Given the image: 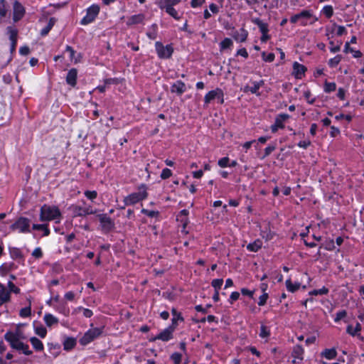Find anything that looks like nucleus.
Returning a JSON list of instances; mask_svg holds the SVG:
<instances>
[{"label":"nucleus","instance_id":"obj_60","mask_svg":"<svg viewBox=\"0 0 364 364\" xmlns=\"http://www.w3.org/2000/svg\"><path fill=\"white\" fill-rule=\"evenodd\" d=\"M21 351L26 355H30L32 354V351L29 350V346L27 344L23 345V347L22 348Z\"/></svg>","mask_w":364,"mask_h":364},{"label":"nucleus","instance_id":"obj_38","mask_svg":"<svg viewBox=\"0 0 364 364\" xmlns=\"http://www.w3.org/2000/svg\"><path fill=\"white\" fill-rule=\"evenodd\" d=\"M35 332L37 335H38L41 338H45L47 333V330L45 327L41 326L36 327Z\"/></svg>","mask_w":364,"mask_h":364},{"label":"nucleus","instance_id":"obj_57","mask_svg":"<svg viewBox=\"0 0 364 364\" xmlns=\"http://www.w3.org/2000/svg\"><path fill=\"white\" fill-rule=\"evenodd\" d=\"M32 255L36 258H41L43 256L42 250L40 247L36 248L33 252Z\"/></svg>","mask_w":364,"mask_h":364},{"label":"nucleus","instance_id":"obj_40","mask_svg":"<svg viewBox=\"0 0 364 364\" xmlns=\"http://www.w3.org/2000/svg\"><path fill=\"white\" fill-rule=\"evenodd\" d=\"M23 14V9L21 6H16L15 7V13H14V19L17 20L22 17Z\"/></svg>","mask_w":364,"mask_h":364},{"label":"nucleus","instance_id":"obj_2","mask_svg":"<svg viewBox=\"0 0 364 364\" xmlns=\"http://www.w3.org/2000/svg\"><path fill=\"white\" fill-rule=\"evenodd\" d=\"M4 338L5 340L10 343V346L12 348L18 351L21 350L23 345L25 344L20 341L18 332L14 333L9 331L4 335Z\"/></svg>","mask_w":364,"mask_h":364},{"label":"nucleus","instance_id":"obj_55","mask_svg":"<svg viewBox=\"0 0 364 364\" xmlns=\"http://www.w3.org/2000/svg\"><path fill=\"white\" fill-rule=\"evenodd\" d=\"M205 3V0H191V6L193 8H196L202 6Z\"/></svg>","mask_w":364,"mask_h":364},{"label":"nucleus","instance_id":"obj_42","mask_svg":"<svg viewBox=\"0 0 364 364\" xmlns=\"http://www.w3.org/2000/svg\"><path fill=\"white\" fill-rule=\"evenodd\" d=\"M262 57L263 60H264L265 62L271 63L274 60L275 55L272 53H270L267 55L265 52H262Z\"/></svg>","mask_w":364,"mask_h":364},{"label":"nucleus","instance_id":"obj_59","mask_svg":"<svg viewBox=\"0 0 364 364\" xmlns=\"http://www.w3.org/2000/svg\"><path fill=\"white\" fill-rule=\"evenodd\" d=\"M240 297V293L237 291H234L230 294V302L232 304L233 301L237 300Z\"/></svg>","mask_w":364,"mask_h":364},{"label":"nucleus","instance_id":"obj_49","mask_svg":"<svg viewBox=\"0 0 364 364\" xmlns=\"http://www.w3.org/2000/svg\"><path fill=\"white\" fill-rule=\"evenodd\" d=\"M229 161L228 157H223L218 161V165L222 168L227 167L229 166Z\"/></svg>","mask_w":364,"mask_h":364},{"label":"nucleus","instance_id":"obj_4","mask_svg":"<svg viewBox=\"0 0 364 364\" xmlns=\"http://www.w3.org/2000/svg\"><path fill=\"white\" fill-rule=\"evenodd\" d=\"M155 47L157 55L160 58H169L171 57L173 52L171 45L164 46L162 43L157 41L155 43Z\"/></svg>","mask_w":364,"mask_h":364},{"label":"nucleus","instance_id":"obj_19","mask_svg":"<svg viewBox=\"0 0 364 364\" xmlns=\"http://www.w3.org/2000/svg\"><path fill=\"white\" fill-rule=\"evenodd\" d=\"M343 51L346 53H352L353 57L355 58H360L363 55V53L359 50H355L350 47L348 41L346 42Z\"/></svg>","mask_w":364,"mask_h":364},{"label":"nucleus","instance_id":"obj_23","mask_svg":"<svg viewBox=\"0 0 364 364\" xmlns=\"http://www.w3.org/2000/svg\"><path fill=\"white\" fill-rule=\"evenodd\" d=\"M171 313L173 314V318L171 320V325L170 326L176 328L178 325L177 321H183V318L182 317L181 313H178L174 308L172 309Z\"/></svg>","mask_w":364,"mask_h":364},{"label":"nucleus","instance_id":"obj_33","mask_svg":"<svg viewBox=\"0 0 364 364\" xmlns=\"http://www.w3.org/2000/svg\"><path fill=\"white\" fill-rule=\"evenodd\" d=\"M286 287H287V289L289 291L294 292V291H296V290H298L299 289L300 284L299 283H295L294 284L291 283L290 279H287L286 281Z\"/></svg>","mask_w":364,"mask_h":364},{"label":"nucleus","instance_id":"obj_35","mask_svg":"<svg viewBox=\"0 0 364 364\" xmlns=\"http://www.w3.org/2000/svg\"><path fill=\"white\" fill-rule=\"evenodd\" d=\"M10 254L13 259L22 258V254L19 249L13 247L10 249Z\"/></svg>","mask_w":364,"mask_h":364},{"label":"nucleus","instance_id":"obj_56","mask_svg":"<svg viewBox=\"0 0 364 364\" xmlns=\"http://www.w3.org/2000/svg\"><path fill=\"white\" fill-rule=\"evenodd\" d=\"M327 292H328V289H326L325 287H323V288L320 289L314 290L313 291L311 292V294H313V295H318V294L323 295V294H326Z\"/></svg>","mask_w":364,"mask_h":364},{"label":"nucleus","instance_id":"obj_18","mask_svg":"<svg viewBox=\"0 0 364 364\" xmlns=\"http://www.w3.org/2000/svg\"><path fill=\"white\" fill-rule=\"evenodd\" d=\"M252 22L259 27V31L262 33V34H265V33L269 32L268 24L263 22L259 18H252Z\"/></svg>","mask_w":364,"mask_h":364},{"label":"nucleus","instance_id":"obj_41","mask_svg":"<svg viewBox=\"0 0 364 364\" xmlns=\"http://www.w3.org/2000/svg\"><path fill=\"white\" fill-rule=\"evenodd\" d=\"M328 36H329V34H328ZM328 39L330 40V41H329L330 50L332 53H336V52L339 51L340 50V44L339 43L335 44L334 42L332 40H331L330 36H328Z\"/></svg>","mask_w":364,"mask_h":364},{"label":"nucleus","instance_id":"obj_44","mask_svg":"<svg viewBox=\"0 0 364 364\" xmlns=\"http://www.w3.org/2000/svg\"><path fill=\"white\" fill-rule=\"evenodd\" d=\"M270 335L269 331L267 327L262 325L260 328L259 336L261 338H267Z\"/></svg>","mask_w":364,"mask_h":364},{"label":"nucleus","instance_id":"obj_15","mask_svg":"<svg viewBox=\"0 0 364 364\" xmlns=\"http://www.w3.org/2000/svg\"><path fill=\"white\" fill-rule=\"evenodd\" d=\"M361 330V325L360 323L357 322L355 327L353 328L352 325L348 324L346 328V332L352 336H358L361 340H363V338L358 333Z\"/></svg>","mask_w":364,"mask_h":364},{"label":"nucleus","instance_id":"obj_16","mask_svg":"<svg viewBox=\"0 0 364 364\" xmlns=\"http://www.w3.org/2000/svg\"><path fill=\"white\" fill-rule=\"evenodd\" d=\"M248 32L243 28L234 32L233 38L239 42H245L247 40Z\"/></svg>","mask_w":364,"mask_h":364},{"label":"nucleus","instance_id":"obj_29","mask_svg":"<svg viewBox=\"0 0 364 364\" xmlns=\"http://www.w3.org/2000/svg\"><path fill=\"white\" fill-rule=\"evenodd\" d=\"M321 356L325 357L327 359H333L337 355V352L335 348H326L321 353Z\"/></svg>","mask_w":364,"mask_h":364},{"label":"nucleus","instance_id":"obj_22","mask_svg":"<svg viewBox=\"0 0 364 364\" xmlns=\"http://www.w3.org/2000/svg\"><path fill=\"white\" fill-rule=\"evenodd\" d=\"M70 208L74 217L86 216L85 207H82L80 205H72Z\"/></svg>","mask_w":364,"mask_h":364},{"label":"nucleus","instance_id":"obj_9","mask_svg":"<svg viewBox=\"0 0 364 364\" xmlns=\"http://www.w3.org/2000/svg\"><path fill=\"white\" fill-rule=\"evenodd\" d=\"M101 333L102 330L98 328L90 329L86 332L83 337L80 339V343L82 345L87 344L92 341L95 338H97Z\"/></svg>","mask_w":364,"mask_h":364},{"label":"nucleus","instance_id":"obj_6","mask_svg":"<svg viewBox=\"0 0 364 364\" xmlns=\"http://www.w3.org/2000/svg\"><path fill=\"white\" fill-rule=\"evenodd\" d=\"M146 197L147 193L146 190L144 188L143 191H139L137 193H133L127 196L124 198V202L125 205H131L144 200Z\"/></svg>","mask_w":364,"mask_h":364},{"label":"nucleus","instance_id":"obj_8","mask_svg":"<svg viewBox=\"0 0 364 364\" xmlns=\"http://www.w3.org/2000/svg\"><path fill=\"white\" fill-rule=\"evenodd\" d=\"M223 95V92L220 88L211 90L208 92L204 97L205 105H208L215 99H217L220 104H223L224 102Z\"/></svg>","mask_w":364,"mask_h":364},{"label":"nucleus","instance_id":"obj_26","mask_svg":"<svg viewBox=\"0 0 364 364\" xmlns=\"http://www.w3.org/2000/svg\"><path fill=\"white\" fill-rule=\"evenodd\" d=\"M44 321L46 324L50 327L58 323V319L50 314H46L44 316Z\"/></svg>","mask_w":364,"mask_h":364},{"label":"nucleus","instance_id":"obj_45","mask_svg":"<svg viewBox=\"0 0 364 364\" xmlns=\"http://www.w3.org/2000/svg\"><path fill=\"white\" fill-rule=\"evenodd\" d=\"M181 354L178 353H174L171 356V358L173 361L174 364H180L181 362Z\"/></svg>","mask_w":364,"mask_h":364},{"label":"nucleus","instance_id":"obj_36","mask_svg":"<svg viewBox=\"0 0 364 364\" xmlns=\"http://www.w3.org/2000/svg\"><path fill=\"white\" fill-rule=\"evenodd\" d=\"M223 284V279H215L211 282L212 287L215 289V291H219Z\"/></svg>","mask_w":364,"mask_h":364},{"label":"nucleus","instance_id":"obj_34","mask_svg":"<svg viewBox=\"0 0 364 364\" xmlns=\"http://www.w3.org/2000/svg\"><path fill=\"white\" fill-rule=\"evenodd\" d=\"M232 46V41L230 38H225L221 43H220V50H223L226 48H229Z\"/></svg>","mask_w":364,"mask_h":364},{"label":"nucleus","instance_id":"obj_52","mask_svg":"<svg viewBox=\"0 0 364 364\" xmlns=\"http://www.w3.org/2000/svg\"><path fill=\"white\" fill-rule=\"evenodd\" d=\"M268 294L267 293H264L262 295L259 296L258 305L264 306L266 304Z\"/></svg>","mask_w":364,"mask_h":364},{"label":"nucleus","instance_id":"obj_48","mask_svg":"<svg viewBox=\"0 0 364 364\" xmlns=\"http://www.w3.org/2000/svg\"><path fill=\"white\" fill-rule=\"evenodd\" d=\"M336 90V84L333 82H326L324 90L326 92H331Z\"/></svg>","mask_w":364,"mask_h":364},{"label":"nucleus","instance_id":"obj_43","mask_svg":"<svg viewBox=\"0 0 364 364\" xmlns=\"http://www.w3.org/2000/svg\"><path fill=\"white\" fill-rule=\"evenodd\" d=\"M81 310L83 311V316L86 318H90L93 315V313L90 309H84L82 307H78L77 309H75V312Z\"/></svg>","mask_w":364,"mask_h":364},{"label":"nucleus","instance_id":"obj_11","mask_svg":"<svg viewBox=\"0 0 364 364\" xmlns=\"http://www.w3.org/2000/svg\"><path fill=\"white\" fill-rule=\"evenodd\" d=\"M175 328L173 327L168 326L164 329L162 332L159 333L156 337L149 339L150 341H155L156 340H161L163 341H168L173 337V332Z\"/></svg>","mask_w":364,"mask_h":364},{"label":"nucleus","instance_id":"obj_39","mask_svg":"<svg viewBox=\"0 0 364 364\" xmlns=\"http://www.w3.org/2000/svg\"><path fill=\"white\" fill-rule=\"evenodd\" d=\"M341 60V55H338L335 58L329 60L328 65L331 68H335L339 64Z\"/></svg>","mask_w":364,"mask_h":364},{"label":"nucleus","instance_id":"obj_13","mask_svg":"<svg viewBox=\"0 0 364 364\" xmlns=\"http://www.w3.org/2000/svg\"><path fill=\"white\" fill-rule=\"evenodd\" d=\"M186 90V85L181 80H177L171 87V92L181 95Z\"/></svg>","mask_w":364,"mask_h":364},{"label":"nucleus","instance_id":"obj_1","mask_svg":"<svg viewBox=\"0 0 364 364\" xmlns=\"http://www.w3.org/2000/svg\"><path fill=\"white\" fill-rule=\"evenodd\" d=\"M60 216V212L57 207L44 205L41 208L40 220L41 221L55 220Z\"/></svg>","mask_w":364,"mask_h":364},{"label":"nucleus","instance_id":"obj_54","mask_svg":"<svg viewBox=\"0 0 364 364\" xmlns=\"http://www.w3.org/2000/svg\"><path fill=\"white\" fill-rule=\"evenodd\" d=\"M276 149L275 145H269L267 146L264 149V157L269 156L271 154L272 151H274Z\"/></svg>","mask_w":364,"mask_h":364},{"label":"nucleus","instance_id":"obj_30","mask_svg":"<svg viewBox=\"0 0 364 364\" xmlns=\"http://www.w3.org/2000/svg\"><path fill=\"white\" fill-rule=\"evenodd\" d=\"M76 345V340L73 338H68L63 343L64 350H70L73 349Z\"/></svg>","mask_w":364,"mask_h":364},{"label":"nucleus","instance_id":"obj_32","mask_svg":"<svg viewBox=\"0 0 364 364\" xmlns=\"http://www.w3.org/2000/svg\"><path fill=\"white\" fill-rule=\"evenodd\" d=\"M303 353H304V349L301 346L296 345L294 346V350H293V356L294 358L301 360Z\"/></svg>","mask_w":364,"mask_h":364},{"label":"nucleus","instance_id":"obj_46","mask_svg":"<svg viewBox=\"0 0 364 364\" xmlns=\"http://www.w3.org/2000/svg\"><path fill=\"white\" fill-rule=\"evenodd\" d=\"M172 175V172L168 168H164L161 171V178L162 179H167L168 178L171 176Z\"/></svg>","mask_w":364,"mask_h":364},{"label":"nucleus","instance_id":"obj_63","mask_svg":"<svg viewBox=\"0 0 364 364\" xmlns=\"http://www.w3.org/2000/svg\"><path fill=\"white\" fill-rule=\"evenodd\" d=\"M19 53L23 55H28L30 53V48L28 46H23L20 48Z\"/></svg>","mask_w":364,"mask_h":364},{"label":"nucleus","instance_id":"obj_21","mask_svg":"<svg viewBox=\"0 0 364 364\" xmlns=\"http://www.w3.org/2000/svg\"><path fill=\"white\" fill-rule=\"evenodd\" d=\"M263 84H264L263 80H260L259 82H254L252 87L247 86L245 87V92L250 91L252 94H256L257 95H259V93H258V90H259V87L262 85H263Z\"/></svg>","mask_w":364,"mask_h":364},{"label":"nucleus","instance_id":"obj_12","mask_svg":"<svg viewBox=\"0 0 364 364\" xmlns=\"http://www.w3.org/2000/svg\"><path fill=\"white\" fill-rule=\"evenodd\" d=\"M289 118V115L287 114H279L274 121V124L271 126V130L273 133L277 132L278 129H283L284 127V122Z\"/></svg>","mask_w":364,"mask_h":364},{"label":"nucleus","instance_id":"obj_53","mask_svg":"<svg viewBox=\"0 0 364 364\" xmlns=\"http://www.w3.org/2000/svg\"><path fill=\"white\" fill-rule=\"evenodd\" d=\"M6 14V9H5V5L4 3V0H0V18L4 17Z\"/></svg>","mask_w":364,"mask_h":364},{"label":"nucleus","instance_id":"obj_62","mask_svg":"<svg viewBox=\"0 0 364 364\" xmlns=\"http://www.w3.org/2000/svg\"><path fill=\"white\" fill-rule=\"evenodd\" d=\"M237 55H241L245 58L248 57V53L245 48H241L237 50Z\"/></svg>","mask_w":364,"mask_h":364},{"label":"nucleus","instance_id":"obj_50","mask_svg":"<svg viewBox=\"0 0 364 364\" xmlns=\"http://www.w3.org/2000/svg\"><path fill=\"white\" fill-rule=\"evenodd\" d=\"M85 195L90 200H93L97 198V193L95 191H87L85 192Z\"/></svg>","mask_w":364,"mask_h":364},{"label":"nucleus","instance_id":"obj_37","mask_svg":"<svg viewBox=\"0 0 364 364\" xmlns=\"http://www.w3.org/2000/svg\"><path fill=\"white\" fill-rule=\"evenodd\" d=\"M8 33L11 41H17V31L12 27H8Z\"/></svg>","mask_w":364,"mask_h":364},{"label":"nucleus","instance_id":"obj_5","mask_svg":"<svg viewBox=\"0 0 364 364\" xmlns=\"http://www.w3.org/2000/svg\"><path fill=\"white\" fill-rule=\"evenodd\" d=\"M30 220L24 217L19 218L14 224L10 226L13 231L18 230L20 232H29Z\"/></svg>","mask_w":364,"mask_h":364},{"label":"nucleus","instance_id":"obj_27","mask_svg":"<svg viewBox=\"0 0 364 364\" xmlns=\"http://www.w3.org/2000/svg\"><path fill=\"white\" fill-rule=\"evenodd\" d=\"M30 341L36 351H42L43 350V344L38 338L32 337L30 338Z\"/></svg>","mask_w":364,"mask_h":364},{"label":"nucleus","instance_id":"obj_28","mask_svg":"<svg viewBox=\"0 0 364 364\" xmlns=\"http://www.w3.org/2000/svg\"><path fill=\"white\" fill-rule=\"evenodd\" d=\"M144 19V16L143 14L134 15L129 18L127 23L129 26L134 25V24L141 23Z\"/></svg>","mask_w":364,"mask_h":364},{"label":"nucleus","instance_id":"obj_24","mask_svg":"<svg viewBox=\"0 0 364 364\" xmlns=\"http://www.w3.org/2000/svg\"><path fill=\"white\" fill-rule=\"evenodd\" d=\"M293 68L296 77H301V75L304 74L305 71L306 70V68L304 65H301L297 62L294 63Z\"/></svg>","mask_w":364,"mask_h":364},{"label":"nucleus","instance_id":"obj_47","mask_svg":"<svg viewBox=\"0 0 364 364\" xmlns=\"http://www.w3.org/2000/svg\"><path fill=\"white\" fill-rule=\"evenodd\" d=\"M31 314V309L30 306L25 307L21 309L20 316L21 317H27L29 316Z\"/></svg>","mask_w":364,"mask_h":364},{"label":"nucleus","instance_id":"obj_64","mask_svg":"<svg viewBox=\"0 0 364 364\" xmlns=\"http://www.w3.org/2000/svg\"><path fill=\"white\" fill-rule=\"evenodd\" d=\"M310 144L311 141L309 140L301 141L298 143V146L304 149H306Z\"/></svg>","mask_w":364,"mask_h":364},{"label":"nucleus","instance_id":"obj_51","mask_svg":"<svg viewBox=\"0 0 364 364\" xmlns=\"http://www.w3.org/2000/svg\"><path fill=\"white\" fill-rule=\"evenodd\" d=\"M323 12L329 18L333 15V8L331 6H326L323 9Z\"/></svg>","mask_w":364,"mask_h":364},{"label":"nucleus","instance_id":"obj_25","mask_svg":"<svg viewBox=\"0 0 364 364\" xmlns=\"http://www.w3.org/2000/svg\"><path fill=\"white\" fill-rule=\"evenodd\" d=\"M55 22H56L55 18H54V17L50 18L49 19V21H48L47 26L41 30V35L42 36H46L49 33V31L52 29V28L55 25Z\"/></svg>","mask_w":364,"mask_h":364},{"label":"nucleus","instance_id":"obj_7","mask_svg":"<svg viewBox=\"0 0 364 364\" xmlns=\"http://www.w3.org/2000/svg\"><path fill=\"white\" fill-rule=\"evenodd\" d=\"M97 217L100 220L102 232H109L114 228V221L110 217L107 216V214H99Z\"/></svg>","mask_w":364,"mask_h":364},{"label":"nucleus","instance_id":"obj_58","mask_svg":"<svg viewBox=\"0 0 364 364\" xmlns=\"http://www.w3.org/2000/svg\"><path fill=\"white\" fill-rule=\"evenodd\" d=\"M8 285H9L10 291H13L16 294L19 293L20 289L18 288L17 287H16L15 284L12 282H9Z\"/></svg>","mask_w":364,"mask_h":364},{"label":"nucleus","instance_id":"obj_17","mask_svg":"<svg viewBox=\"0 0 364 364\" xmlns=\"http://www.w3.org/2000/svg\"><path fill=\"white\" fill-rule=\"evenodd\" d=\"M10 299V292L6 290L5 287L0 284V306L9 301Z\"/></svg>","mask_w":364,"mask_h":364},{"label":"nucleus","instance_id":"obj_20","mask_svg":"<svg viewBox=\"0 0 364 364\" xmlns=\"http://www.w3.org/2000/svg\"><path fill=\"white\" fill-rule=\"evenodd\" d=\"M65 50L70 53V59L71 61H73L75 63H77L80 61V59L82 58L81 53L75 55V51L70 46H66Z\"/></svg>","mask_w":364,"mask_h":364},{"label":"nucleus","instance_id":"obj_14","mask_svg":"<svg viewBox=\"0 0 364 364\" xmlns=\"http://www.w3.org/2000/svg\"><path fill=\"white\" fill-rule=\"evenodd\" d=\"M77 70L75 68L70 69L66 76V82L72 87H75L77 82Z\"/></svg>","mask_w":364,"mask_h":364},{"label":"nucleus","instance_id":"obj_31","mask_svg":"<svg viewBox=\"0 0 364 364\" xmlns=\"http://www.w3.org/2000/svg\"><path fill=\"white\" fill-rule=\"evenodd\" d=\"M262 242L259 240H257L254 242L250 243L247 246V248L251 252H257L262 247Z\"/></svg>","mask_w":364,"mask_h":364},{"label":"nucleus","instance_id":"obj_10","mask_svg":"<svg viewBox=\"0 0 364 364\" xmlns=\"http://www.w3.org/2000/svg\"><path fill=\"white\" fill-rule=\"evenodd\" d=\"M156 4L161 9H165L166 12L176 20H179L181 18V16L178 15L177 11L173 8V6L166 3H162L161 1L157 0Z\"/></svg>","mask_w":364,"mask_h":364},{"label":"nucleus","instance_id":"obj_3","mask_svg":"<svg viewBox=\"0 0 364 364\" xmlns=\"http://www.w3.org/2000/svg\"><path fill=\"white\" fill-rule=\"evenodd\" d=\"M100 12V6L97 4H93L87 9L86 16L81 20L82 25H87L92 23L97 16Z\"/></svg>","mask_w":364,"mask_h":364},{"label":"nucleus","instance_id":"obj_61","mask_svg":"<svg viewBox=\"0 0 364 364\" xmlns=\"http://www.w3.org/2000/svg\"><path fill=\"white\" fill-rule=\"evenodd\" d=\"M241 293L242 295H245V296H249L250 297H252L253 296V294H254V291H250L247 289H245V288H242L241 289Z\"/></svg>","mask_w":364,"mask_h":364}]
</instances>
